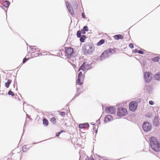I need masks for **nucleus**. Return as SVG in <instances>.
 <instances>
[{"label":"nucleus","mask_w":160,"mask_h":160,"mask_svg":"<svg viewBox=\"0 0 160 160\" xmlns=\"http://www.w3.org/2000/svg\"><path fill=\"white\" fill-rule=\"evenodd\" d=\"M150 142L151 148L153 151L156 152L160 151V143L156 138L151 137Z\"/></svg>","instance_id":"1"},{"label":"nucleus","mask_w":160,"mask_h":160,"mask_svg":"<svg viewBox=\"0 0 160 160\" xmlns=\"http://www.w3.org/2000/svg\"><path fill=\"white\" fill-rule=\"evenodd\" d=\"M95 47L93 45L88 43L85 44L82 47L85 55L91 54L94 51Z\"/></svg>","instance_id":"2"},{"label":"nucleus","mask_w":160,"mask_h":160,"mask_svg":"<svg viewBox=\"0 0 160 160\" xmlns=\"http://www.w3.org/2000/svg\"><path fill=\"white\" fill-rule=\"evenodd\" d=\"M114 50L113 49H109L105 50L103 52L100 57V59L101 60H103L108 58L109 56L114 53Z\"/></svg>","instance_id":"3"},{"label":"nucleus","mask_w":160,"mask_h":160,"mask_svg":"<svg viewBox=\"0 0 160 160\" xmlns=\"http://www.w3.org/2000/svg\"><path fill=\"white\" fill-rule=\"evenodd\" d=\"M127 113V110L122 108H118L117 112V115L119 117H122L126 115Z\"/></svg>","instance_id":"4"},{"label":"nucleus","mask_w":160,"mask_h":160,"mask_svg":"<svg viewBox=\"0 0 160 160\" xmlns=\"http://www.w3.org/2000/svg\"><path fill=\"white\" fill-rule=\"evenodd\" d=\"M142 128L145 132H148L152 128L151 124L148 122H144L142 125Z\"/></svg>","instance_id":"5"},{"label":"nucleus","mask_w":160,"mask_h":160,"mask_svg":"<svg viewBox=\"0 0 160 160\" xmlns=\"http://www.w3.org/2000/svg\"><path fill=\"white\" fill-rule=\"evenodd\" d=\"M129 106V109L131 111H134L137 108L138 103L134 102H132L130 103Z\"/></svg>","instance_id":"6"},{"label":"nucleus","mask_w":160,"mask_h":160,"mask_svg":"<svg viewBox=\"0 0 160 160\" xmlns=\"http://www.w3.org/2000/svg\"><path fill=\"white\" fill-rule=\"evenodd\" d=\"M84 76L82 74V72H80L78 75V77L76 83L79 85H81L82 83Z\"/></svg>","instance_id":"7"},{"label":"nucleus","mask_w":160,"mask_h":160,"mask_svg":"<svg viewBox=\"0 0 160 160\" xmlns=\"http://www.w3.org/2000/svg\"><path fill=\"white\" fill-rule=\"evenodd\" d=\"M152 75L149 72H146L144 73V78L145 81L147 82H149L151 80Z\"/></svg>","instance_id":"8"},{"label":"nucleus","mask_w":160,"mask_h":160,"mask_svg":"<svg viewBox=\"0 0 160 160\" xmlns=\"http://www.w3.org/2000/svg\"><path fill=\"white\" fill-rule=\"evenodd\" d=\"M106 112L110 114H114L115 112V108L112 107H108L105 109Z\"/></svg>","instance_id":"9"},{"label":"nucleus","mask_w":160,"mask_h":160,"mask_svg":"<svg viewBox=\"0 0 160 160\" xmlns=\"http://www.w3.org/2000/svg\"><path fill=\"white\" fill-rule=\"evenodd\" d=\"M67 6V7L69 13L72 15L74 14V11L72 7L70 5L69 3L68 2L66 1L65 2Z\"/></svg>","instance_id":"10"},{"label":"nucleus","mask_w":160,"mask_h":160,"mask_svg":"<svg viewBox=\"0 0 160 160\" xmlns=\"http://www.w3.org/2000/svg\"><path fill=\"white\" fill-rule=\"evenodd\" d=\"M73 52V50L71 48H68L66 51V55L67 57L69 58L71 57V55Z\"/></svg>","instance_id":"11"},{"label":"nucleus","mask_w":160,"mask_h":160,"mask_svg":"<svg viewBox=\"0 0 160 160\" xmlns=\"http://www.w3.org/2000/svg\"><path fill=\"white\" fill-rule=\"evenodd\" d=\"M115 39L116 40H118L119 39H123V36L121 35H117L114 36Z\"/></svg>","instance_id":"12"},{"label":"nucleus","mask_w":160,"mask_h":160,"mask_svg":"<svg viewBox=\"0 0 160 160\" xmlns=\"http://www.w3.org/2000/svg\"><path fill=\"white\" fill-rule=\"evenodd\" d=\"M154 78L155 80H160V72L158 73L154 76Z\"/></svg>","instance_id":"13"},{"label":"nucleus","mask_w":160,"mask_h":160,"mask_svg":"<svg viewBox=\"0 0 160 160\" xmlns=\"http://www.w3.org/2000/svg\"><path fill=\"white\" fill-rule=\"evenodd\" d=\"M153 124L156 126H157L159 125V121L157 118H155L153 121Z\"/></svg>","instance_id":"14"},{"label":"nucleus","mask_w":160,"mask_h":160,"mask_svg":"<svg viewBox=\"0 0 160 160\" xmlns=\"http://www.w3.org/2000/svg\"><path fill=\"white\" fill-rule=\"evenodd\" d=\"M85 63L84 62L83 64L82 65V66L80 67V68H79L78 70V71H79L80 70H82L83 71L86 70V69L85 66Z\"/></svg>","instance_id":"15"},{"label":"nucleus","mask_w":160,"mask_h":160,"mask_svg":"<svg viewBox=\"0 0 160 160\" xmlns=\"http://www.w3.org/2000/svg\"><path fill=\"white\" fill-rule=\"evenodd\" d=\"M85 125H86L87 127H89V126L88 124V123H87L82 124H80L79 125V127L80 128H86V127H85V126H84Z\"/></svg>","instance_id":"16"},{"label":"nucleus","mask_w":160,"mask_h":160,"mask_svg":"<svg viewBox=\"0 0 160 160\" xmlns=\"http://www.w3.org/2000/svg\"><path fill=\"white\" fill-rule=\"evenodd\" d=\"M10 3L8 1H6L4 2L3 5L5 7L8 8L9 7Z\"/></svg>","instance_id":"17"},{"label":"nucleus","mask_w":160,"mask_h":160,"mask_svg":"<svg viewBox=\"0 0 160 160\" xmlns=\"http://www.w3.org/2000/svg\"><path fill=\"white\" fill-rule=\"evenodd\" d=\"M11 80H8V81L5 83V86L7 88H8L11 82Z\"/></svg>","instance_id":"18"},{"label":"nucleus","mask_w":160,"mask_h":160,"mask_svg":"<svg viewBox=\"0 0 160 160\" xmlns=\"http://www.w3.org/2000/svg\"><path fill=\"white\" fill-rule=\"evenodd\" d=\"M43 124L46 126H47L48 124V121L46 119H43Z\"/></svg>","instance_id":"19"},{"label":"nucleus","mask_w":160,"mask_h":160,"mask_svg":"<svg viewBox=\"0 0 160 160\" xmlns=\"http://www.w3.org/2000/svg\"><path fill=\"white\" fill-rule=\"evenodd\" d=\"M104 42V40L103 39H102L100 40L98 43L97 45L98 46H100L102 44H103Z\"/></svg>","instance_id":"20"},{"label":"nucleus","mask_w":160,"mask_h":160,"mask_svg":"<svg viewBox=\"0 0 160 160\" xmlns=\"http://www.w3.org/2000/svg\"><path fill=\"white\" fill-rule=\"evenodd\" d=\"M86 38L85 35L82 36L80 38V41L81 42H83L84 41L85 39Z\"/></svg>","instance_id":"21"},{"label":"nucleus","mask_w":160,"mask_h":160,"mask_svg":"<svg viewBox=\"0 0 160 160\" xmlns=\"http://www.w3.org/2000/svg\"><path fill=\"white\" fill-rule=\"evenodd\" d=\"M85 66L86 70H87L88 69H90L91 68L90 65L88 64H86V63L85 64Z\"/></svg>","instance_id":"22"},{"label":"nucleus","mask_w":160,"mask_h":160,"mask_svg":"<svg viewBox=\"0 0 160 160\" xmlns=\"http://www.w3.org/2000/svg\"><path fill=\"white\" fill-rule=\"evenodd\" d=\"M111 115H108L105 118V122H106L107 120H108L109 121H110V118H109L111 117Z\"/></svg>","instance_id":"23"},{"label":"nucleus","mask_w":160,"mask_h":160,"mask_svg":"<svg viewBox=\"0 0 160 160\" xmlns=\"http://www.w3.org/2000/svg\"><path fill=\"white\" fill-rule=\"evenodd\" d=\"M81 32L80 31H78L77 32V35L78 37L79 38L81 37Z\"/></svg>","instance_id":"24"},{"label":"nucleus","mask_w":160,"mask_h":160,"mask_svg":"<svg viewBox=\"0 0 160 160\" xmlns=\"http://www.w3.org/2000/svg\"><path fill=\"white\" fill-rule=\"evenodd\" d=\"M159 58L158 57H157L152 58V60L154 62H157L159 60Z\"/></svg>","instance_id":"25"},{"label":"nucleus","mask_w":160,"mask_h":160,"mask_svg":"<svg viewBox=\"0 0 160 160\" xmlns=\"http://www.w3.org/2000/svg\"><path fill=\"white\" fill-rule=\"evenodd\" d=\"M8 94L9 95H11L12 96H14L15 95L11 91H9L8 92Z\"/></svg>","instance_id":"26"},{"label":"nucleus","mask_w":160,"mask_h":160,"mask_svg":"<svg viewBox=\"0 0 160 160\" xmlns=\"http://www.w3.org/2000/svg\"><path fill=\"white\" fill-rule=\"evenodd\" d=\"M82 30L85 31H88V27L87 26H84Z\"/></svg>","instance_id":"27"},{"label":"nucleus","mask_w":160,"mask_h":160,"mask_svg":"<svg viewBox=\"0 0 160 160\" xmlns=\"http://www.w3.org/2000/svg\"><path fill=\"white\" fill-rule=\"evenodd\" d=\"M62 132H64V131H61L60 132H58V133H56V136L57 137H58L59 136V135Z\"/></svg>","instance_id":"28"},{"label":"nucleus","mask_w":160,"mask_h":160,"mask_svg":"<svg viewBox=\"0 0 160 160\" xmlns=\"http://www.w3.org/2000/svg\"><path fill=\"white\" fill-rule=\"evenodd\" d=\"M65 114H66V113H65V112H60V114L61 116H62L65 115Z\"/></svg>","instance_id":"29"},{"label":"nucleus","mask_w":160,"mask_h":160,"mask_svg":"<svg viewBox=\"0 0 160 160\" xmlns=\"http://www.w3.org/2000/svg\"><path fill=\"white\" fill-rule=\"evenodd\" d=\"M129 47L131 48H133V45L132 43H130L129 45Z\"/></svg>","instance_id":"30"},{"label":"nucleus","mask_w":160,"mask_h":160,"mask_svg":"<svg viewBox=\"0 0 160 160\" xmlns=\"http://www.w3.org/2000/svg\"><path fill=\"white\" fill-rule=\"evenodd\" d=\"M149 104L151 105H153L154 104V102L152 101H150L149 102Z\"/></svg>","instance_id":"31"},{"label":"nucleus","mask_w":160,"mask_h":160,"mask_svg":"<svg viewBox=\"0 0 160 160\" xmlns=\"http://www.w3.org/2000/svg\"><path fill=\"white\" fill-rule=\"evenodd\" d=\"M27 61V59L26 58H24L23 60V63H25Z\"/></svg>","instance_id":"32"},{"label":"nucleus","mask_w":160,"mask_h":160,"mask_svg":"<svg viewBox=\"0 0 160 160\" xmlns=\"http://www.w3.org/2000/svg\"><path fill=\"white\" fill-rule=\"evenodd\" d=\"M138 52L139 54H143V52L142 51H141V50H139L138 51Z\"/></svg>","instance_id":"33"},{"label":"nucleus","mask_w":160,"mask_h":160,"mask_svg":"<svg viewBox=\"0 0 160 160\" xmlns=\"http://www.w3.org/2000/svg\"><path fill=\"white\" fill-rule=\"evenodd\" d=\"M82 17H83V18H86L85 15L84 14V13H82Z\"/></svg>","instance_id":"34"},{"label":"nucleus","mask_w":160,"mask_h":160,"mask_svg":"<svg viewBox=\"0 0 160 160\" xmlns=\"http://www.w3.org/2000/svg\"><path fill=\"white\" fill-rule=\"evenodd\" d=\"M88 160H95L93 158H92V157H91Z\"/></svg>","instance_id":"35"},{"label":"nucleus","mask_w":160,"mask_h":160,"mask_svg":"<svg viewBox=\"0 0 160 160\" xmlns=\"http://www.w3.org/2000/svg\"><path fill=\"white\" fill-rule=\"evenodd\" d=\"M82 33L83 34H84L86 33L85 32V31H83V30H82Z\"/></svg>","instance_id":"36"},{"label":"nucleus","mask_w":160,"mask_h":160,"mask_svg":"<svg viewBox=\"0 0 160 160\" xmlns=\"http://www.w3.org/2000/svg\"><path fill=\"white\" fill-rule=\"evenodd\" d=\"M35 50H36V51H39V48H35Z\"/></svg>","instance_id":"37"},{"label":"nucleus","mask_w":160,"mask_h":160,"mask_svg":"<svg viewBox=\"0 0 160 160\" xmlns=\"http://www.w3.org/2000/svg\"><path fill=\"white\" fill-rule=\"evenodd\" d=\"M51 120H52V121H55V118H51Z\"/></svg>","instance_id":"38"},{"label":"nucleus","mask_w":160,"mask_h":160,"mask_svg":"<svg viewBox=\"0 0 160 160\" xmlns=\"http://www.w3.org/2000/svg\"><path fill=\"white\" fill-rule=\"evenodd\" d=\"M136 51H137V50L135 49L134 50V52H136Z\"/></svg>","instance_id":"39"},{"label":"nucleus","mask_w":160,"mask_h":160,"mask_svg":"<svg viewBox=\"0 0 160 160\" xmlns=\"http://www.w3.org/2000/svg\"><path fill=\"white\" fill-rule=\"evenodd\" d=\"M84 126H85V127H86V128H87V127H87V125H84Z\"/></svg>","instance_id":"40"},{"label":"nucleus","mask_w":160,"mask_h":160,"mask_svg":"<svg viewBox=\"0 0 160 160\" xmlns=\"http://www.w3.org/2000/svg\"><path fill=\"white\" fill-rule=\"evenodd\" d=\"M95 132H96V133H97V130L96 131H95Z\"/></svg>","instance_id":"41"}]
</instances>
